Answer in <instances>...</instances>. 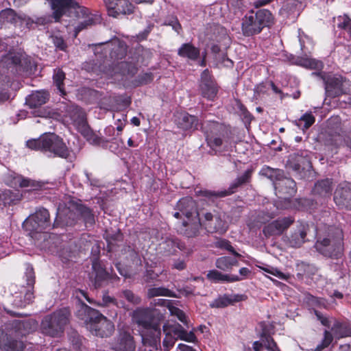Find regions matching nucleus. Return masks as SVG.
<instances>
[{"label": "nucleus", "mask_w": 351, "mask_h": 351, "mask_svg": "<svg viewBox=\"0 0 351 351\" xmlns=\"http://www.w3.org/2000/svg\"><path fill=\"white\" fill-rule=\"evenodd\" d=\"M77 316L86 324V328L95 336L101 338L110 336L114 330V324L98 311L84 303L80 305Z\"/></svg>", "instance_id": "nucleus-1"}, {"label": "nucleus", "mask_w": 351, "mask_h": 351, "mask_svg": "<svg viewBox=\"0 0 351 351\" xmlns=\"http://www.w3.org/2000/svg\"><path fill=\"white\" fill-rule=\"evenodd\" d=\"M53 9L56 21H58L66 12L73 13L77 19H84L75 27V36L78 32L94 23L93 16L89 13L88 10L85 7L80 6L74 0H53Z\"/></svg>", "instance_id": "nucleus-2"}, {"label": "nucleus", "mask_w": 351, "mask_h": 351, "mask_svg": "<svg viewBox=\"0 0 351 351\" xmlns=\"http://www.w3.org/2000/svg\"><path fill=\"white\" fill-rule=\"evenodd\" d=\"M178 212H176L173 216L176 218H180L182 216L186 217L182 225L185 230H182L188 237L195 236L200 227V219L198 217V213L196 211L195 202L191 197H184L181 199L177 204Z\"/></svg>", "instance_id": "nucleus-3"}, {"label": "nucleus", "mask_w": 351, "mask_h": 351, "mask_svg": "<svg viewBox=\"0 0 351 351\" xmlns=\"http://www.w3.org/2000/svg\"><path fill=\"white\" fill-rule=\"evenodd\" d=\"M326 237L319 238L315 245L316 250L326 256H337L343 247V233L341 228L330 226Z\"/></svg>", "instance_id": "nucleus-4"}, {"label": "nucleus", "mask_w": 351, "mask_h": 351, "mask_svg": "<svg viewBox=\"0 0 351 351\" xmlns=\"http://www.w3.org/2000/svg\"><path fill=\"white\" fill-rule=\"evenodd\" d=\"M201 129L206 134L208 145L213 149H219L223 145L224 150H228L230 143L225 137L226 129L221 124L215 121L204 122Z\"/></svg>", "instance_id": "nucleus-5"}, {"label": "nucleus", "mask_w": 351, "mask_h": 351, "mask_svg": "<svg viewBox=\"0 0 351 351\" xmlns=\"http://www.w3.org/2000/svg\"><path fill=\"white\" fill-rule=\"evenodd\" d=\"M271 21V13L268 10H260L256 14L252 13L244 17L242 22L243 33L247 36L258 34Z\"/></svg>", "instance_id": "nucleus-6"}, {"label": "nucleus", "mask_w": 351, "mask_h": 351, "mask_svg": "<svg viewBox=\"0 0 351 351\" xmlns=\"http://www.w3.org/2000/svg\"><path fill=\"white\" fill-rule=\"evenodd\" d=\"M69 312L66 308L60 309L52 315L46 316L41 323V330L51 337L58 336L69 321Z\"/></svg>", "instance_id": "nucleus-7"}, {"label": "nucleus", "mask_w": 351, "mask_h": 351, "mask_svg": "<svg viewBox=\"0 0 351 351\" xmlns=\"http://www.w3.org/2000/svg\"><path fill=\"white\" fill-rule=\"evenodd\" d=\"M25 276L26 278L27 287H21L19 291H16V286L11 287V291H14L13 305L16 307H25L34 298L32 289L35 282V276L33 267L29 265H26Z\"/></svg>", "instance_id": "nucleus-8"}, {"label": "nucleus", "mask_w": 351, "mask_h": 351, "mask_svg": "<svg viewBox=\"0 0 351 351\" xmlns=\"http://www.w3.org/2000/svg\"><path fill=\"white\" fill-rule=\"evenodd\" d=\"M23 228L29 232L31 237L37 239V234H41L50 226L49 213L47 209L40 208L25 220Z\"/></svg>", "instance_id": "nucleus-9"}, {"label": "nucleus", "mask_w": 351, "mask_h": 351, "mask_svg": "<svg viewBox=\"0 0 351 351\" xmlns=\"http://www.w3.org/2000/svg\"><path fill=\"white\" fill-rule=\"evenodd\" d=\"M153 312L148 308H137L133 313L134 320L145 329L150 330L153 333V340L152 344L157 348L158 344L160 345V330L158 325L152 324Z\"/></svg>", "instance_id": "nucleus-10"}, {"label": "nucleus", "mask_w": 351, "mask_h": 351, "mask_svg": "<svg viewBox=\"0 0 351 351\" xmlns=\"http://www.w3.org/2000/svg\"><path fill=\"white\" fill-rule=\"evenodd\" d=\"M43 152L49 156L66 158L70 152L62 139L53 133L44 134Z\"/></svg>", "instance_id": "nucleus-11"}, {"label": "nucleus", "mask_w": 351, "mask_h": 351, "mask_svg": "<svg viewBox=\"0 0 351 351\" xmlns=\"http://www.w3.org/2000/svg\"><path fill=\"white\" fill-rule=\"evenodd\" d=\"M225 214L206 213L204 219L200 221V226L202 225L209 232H218L223 233L228 228V224L225 219Z\"/></svg>", "instance_id": "nucleus-12"}, {"label": "nucleus", "mask_w": 351, "mask_h": 351, "mask_svg": "<svg viewBox=\"0 0 351 351\" xmlns=\"http://www.w3.org/2000/svg\"><path fill=\"white\" fill-rule=\"evenodd\" d=\"M110 348L114 351H134L136 348L133 337L128 328H119L118 334L110 343Z\"/></svg>", "instance_id": "nucleus-13"}, {"label": "nucleus", "mask_w": 351, "mask_h": 351, "mask_svg": "<svg viewBox=\"0 0 351 351\" xmlns=\"http://www.w3.org/2000/svg\"><path fill=\"white\" fill-rule=\"evenodd\" d=\"M251 173H252V171L250 170H247L246 171H245V173L243 175L238 177L230 184V186L228 190L221 191L219 192L210 191H200L199 193H201V195L203 197H205L206 198L213 200V201L216 198L223 197L229 195L230 194H232L235 191V189L237 187H239V186H241L245 183L248 182L251 178Z\"/></svg>", "instance_id": "nucleus-14"}, {"label": "nucleus", "mask_w": 351, "mask_h": 351, "mask_svg": "<svg viewBox=\"0 0 351 351\" xmlns=\"http://www.w3.org/2000/svg\"><path fill=\"white\" fill-rule=\"evenodd\" d=\"M349 83L341 75L328 77L325 80V90L328 96L338 97L348 90Z\"/></svg>", "instance_id": "nucleus-15"}, {"label": "nucleus", "mask_w": 351, "mask_h": 351, "mask_svg": "<svg viewBox=\"0 0 351 351\" xmlns=\"http://www.w3.org/2000/svg\"><path fill=\"white\" fill-rule=\"evenodd\" d=\"M109 16L118 17L120 14H129L133 11L132 5L128 0H104Z\"/></svg>", "instance_id": "nucleus-16"}, {"label": "nucleus", "mask_w": 351, "mask_h": 351, "mask_svg": "<svg viewBox=\"0 0 351 351\" xmlns=\"http://www.w3.org/2000/svg\"><path fill=\"white\" fill-rule=\"evenodd\" d=\"M162 330L164 333L171 335L173 333L175 335H177L176 338L180 340L192 343L197 341V337L194 332L193 331L188 332L180 324H171L167 321L164 324Z\"/></svg>", "instance_id": "nucleus-17"}, {"label": "nucleus", "mask_w": 351, "mask_h": 351, "mask_svg": "<svg viewBox=\"0 0 351 351\" xmlns=\"http://www.w3.org/2000/svg\"><path fill=\"white\" fill-rule=\"evenodd\" d=\"M293 221L291 217L278 219L266 225L263 228V233L267 237L280 235L293 223Z\"/></svg>", "instance_id": "nucleus-18"}, {"label": "nucleus", "mask_w": 351, "mask_h": 351, "mask_svg": "<svg viewBox=\"0 0 351 351\" xmlns=\"http://www.w3.org/2000/svg\"><path fill=\"white\" fill-rule=\"evenodd\" d=\"M200 90L202 96L209 100H213L217 95V87L208 69L204 70L201 75Z\"/></svg>", "instance_id": "nucleus-19"}, {"label": "nucleus", "mask_w": 351, "mask_h": 351, "mask_svg": "<svg viewBox=\"0 0 351 351\" xmlns=\"http://www.w3.org/2000/svg\"><path fill=\"white\" fill-rule=\"evenodd\" d=\"M287 165L289 168L298 172L308 171L312 167L308 154L306 152H302L301 154H294L291 155L287 161Z\"/></svg>", "instance_id": "nucleus-20"}, {"label": "nucleus", "mask_w": 351, "mask_h": 351, "mask_svg": "<svg viewBox=\"0 0 351 351\" xmlns=\"http://www.w3.org/2000/svg\"><path fill=\"white\" fill-rule=\"evenodd\" d=\"M334 200L341 206L351 208V186L348 183L341 184L335 192Z\"/></svg>", "instance_id": "nucleus-21"}, {"label": "nucleus", "mask_w": 351, "mask_h": 351, "mask_svg": "<svg viewBox=\"0 0 351 351\" xmlns=\"http://www.w3.org/2000/svg\"><path fill=\"white\" fill-rule=\"evenodd\" d=\"M176 117L178 127L183 130H195L198 128L199 120L195 116L184 112L178 113Z\"/></svg>", "instance_id": "nucleus-22"}, {"label": "nucleus", "mask_w": 351, "mask_h": 351, "mask_svg": "<svg viewBox=\"0 0 351 351\" xmlns=\"http://www.w3.org/2000/svg\"><path fill=\"white\" fill-rule=\"evenodd\" d=\"M49 97V95L47 91H36L26 98L25 103L30 108H36L45 104L48 101Z\"/></svg>", "instance_id": "nucleus-23"}, {"label": "nucleus", "mask_w": 351, "mask_h": 351, "mask_svg": "<svg viewBox=\"0 0 351 351\" xmlns=\"http://www.w3.org/2000/svg\"><path fill=\"white\" fill-rule=\"evenodd\" d=\"M5 335L0 330V348L3 351H22L24 343L22 341H18L12 338L7 337L4 339Z\"/></svg>", "instance_id": "nucleus-24"}, {"label": "nucleus", "mask_w": 351, "mask_h": 351, "mask_svg": "<svg viewBox=\"0 0 351 351\" xmlns=\"http://www.w3.org/2000/svg\"><path fill=\"white\" fill-rule=\"evenodd\" d=\"M160 253L165 256H169L174 254L176 252V249H181L182 245L178 241L173 238L167 237L161 243H159Z\"/></svg>", "instance_id": "nucleus-25"}, {"label": "nucleus", "mask_w": 351, "mask_h": 351, "mask_svg": "<svg viewBox=\"0 0 351 351\" xmlns=\"http://www.w3.org/2000/svg\"><path fill=\"white\" fill-rule=\"evenodd\" d=\"M207 278L214 282H237L241 280L243 278L237 276H230L228 274H223L220 271L213 269L210 270L207 274Z\"/></svg>", "instance_id": "nucleus-26"}, {"label": "nucleus", "mask_w": 351, "mask_h": 351, "mask_svg": "<svg viewBox=\"0 0 351 351\" xmlns=\"http://www.w3.org/2000/svg\"><path fill=\"white\" fill-rule=\"evenodd\" d=\"M178 55L195 60L199 56V50L190 43L183 44L178 49Z\"/></svg>", "instance_id": "nucleus-27"}, {"label": "nucleus", "mask_w": 351, "mask_h": 351, "mask_svg": "<svg viewBox=\"0 0 351 351\" xmlns=\"http://www.w3.org/2000/svg\"><path fill=\"white\" fill-rule=\"evenodd\" d=\"M306 236V228L300 225L297 231L293 233L290 237L289 242L293 247H300L305 241Z\"/></svg>", "instance_id": "nucleus-28"}, {"label": "nucleus", "mask_w": 351, "mask_h": 351, "mask_svg": "<svg viewBox=\"0 0 351 351\" xmlns=\"http://www.w3.org/2000/svg\"><path fill=\"white\" fill-rule=\"evenodd\" d=\"M332 182L330 179H325L317 182L314 188V193L321 196L326 197L331 194Z\"/></svg>", "instance_id": "nucleus-29"}, {"label": "nucleus", "mask_w": 351, "mask_h": 351, "mask_svg": "<svg viewBox=\"0 0 351 351\" xmlns=\"http://www.w3.org/2000/svg\"><path fill=\"white\" fill-rule=\"evenodd\" d=\"M216 267L223 271H229L233 266L238 265V261L234 258L223 256L217 259Z\"/></svg>", "instance_id": "nucleus-30"}, {"label": "nucleus", "mask_w": 351, "mask_h": 351, "mask_svg": "<svg viewBox=\"0 0 351 351\" xmlns=\"http://www.w3.org/2000/svg\"><path fill=\"white\" fill-rule=\"evenodd\" d=\"M260 338L263 342L264 349L267 351H280L273 337L265 330L261 334Z\"/></svg>", "instance_id": "nucleus-31"}, {"label": "nucleus", "mask_w": 351, "mask_h": 351, "mask_svg": "<svg viewBox=\"0 0 351 351\" xmlns=\"http://www.w3.org/2000/svg\"><path fill=\"white\" fill-rule=\"evenodd\" d=\"M315 121V118L311 112L304 113L298 120L295 121V125L303 130L309 128Z\"/></svg>", "instance_id": "nucleus-32"}, {"label": "nucleus", "mask_w": 351, "mask_h": 351, "mask_svg": "<svg viewBox=\"0 0 351 351\" xmlns=\"http://www.w3.org/2000/svg\"><path fill=\"white\" fill-rule=\"evenodd\" d=\"M21 195L19 193H14L10 190H4L0 193V199L5 204H14L19 201Z\"/></svg>", "instance_id": "nucleus-33"}, {"label": "nucleus", "mask_w": 351, "mask_h": 351, "mask_svg": "<svg viewBox=\"0 0 351 351\" xmlns=\"http://www.w3.org/2000/svg\"><path fill=\"white\" fill-rule=\"evenodd\" d=\"M69 117L74 123H83L85 119L84 111L78 106L70 107Z\"/></svg>", "instance_id": "nucleus-34"}, {"label": "nucleus", "mask_w": 351, "mask_h": 351, "mask_svg": "<svg viewBox=\"0 0 351 351\" xmlns=\"http://www.w3.org/2000/svg\"><path fill=\"white\" fill-rule=\"evenodd\" d=\"M274 186L276 189L280 188L281 190L285 186L287 189L286 193L292 195L295 192V183L293 180L288 178H285L282 180H279L278 182H275Z\"/></svg>", "instance_id": "nucleus-35"}, {"label": "nucleus", "mask_w": 351, "mask_h": 351, "mask_svg": "<svg viewBox=\"0 0 351 351\" xmlns=\"http://www.w3.org/2000/svg\"><path fill=\"white\" fill-rule=\"evenodd\" d=\"M168 309L171 315L176 317L184 326L189 327V320L182 310L173 305H168Z\"/></svg>", "instance_id": "nucleus-36"}, {"label": "nucleus", "mask_w": 351, "mask_h": 351, "mask_svg": "<svg viewBox=\"0 0 351 351\" xmlns=\"http://www.w3.org/2000/svg\"><path fill=\"white\" fill-rule=\"evenodd\" d=\"M147 296L148 298H154L157 296H167V297H173L174 295L173 292L165 287H152L148 289L147 291Z\"/></svg>", "instance_id": "nucleus-37"}, {"label": "nucleus", "mask_w": 351, "mask_h": 351, "mask_svg": "<svg viewBox=\"0 0 351 351\" xmlns=\"http://www.w3.org/2000/svg\"><path fill=\"white\" fill-rule=\"evenodd\" d=\"M53 82L56 86H57L59 91L61 93V94L64 95V90L63 87V81L65 79V74L64 73L58 69L54 71V74L53 76Z\"/></svg>", "instance_id": "nucleus-38"}, {"label": "nucleus", "mask_w": 351, "mask_h": 351, "mask_svg": "<svg viewBox=\"0 0 351 351\" xmlns=\"http://www.w3.org/2000/svg\"><path fill=\"white\" fill-rule=\"evenodd\" d=\"M334 335L338 337L341 338L348 336L351 332L347 330V328L339 322H335L331 328Z\"/></svg>", "instance_id": "nucleus-39"}, {"label": "nucleus", "mask_w": 351, "mask_h": 351, "mask_svg": "<svg viewBox=\"0 0 351 351\" xmlns=\"http://www.w3.org/2000/svg\"><path fill=\"white\" fill-rule=\"evenodd\" d=\"M233 302H234V300L225 295L215 299L210 304V306L213 308H223L231 304Z\"/></svg>", "instance_id": "nucleus-40"}, {"label": "nucleus", "mask_w": 351, "mask_h": 351, "mask_svg": "<svg viewBox=\"0 0 351 351\" xmlns=\"http://www.w3.org/2000/svg\"><path fill=\"white\" fill-rule=\"evenodd\" d=\"M258 267L263 271L270 274L274 276L278 277L281 280H287L289 278V275L285 274L278 270L277 268H274L273 267L266 265V266H258Z\"/></svg>", "instance_id": "nucleus-41"}, {"label": "nucleus", "mask_w": 351, "mask_h": 351, "mask_svg": "<svg viewBox=\"0 0 351 351\" xmlns=\"http://www.w3.org/2000/svg\"><path fill=\"white\" fill-rule=\"evenodd\" d=\"M261 173L262 175L266 176L267 178L273 180L274 178H276L278 180V177L281 176L282 171L280 169H272L269 167L265 166L262 168Z\"/></svg>", "instance_id": "nucleus-42"}, {"label": "nucleus", "mask_w": 351, "mask_h": 351, "mask_svg": "<svg viewBox=\"0 0 351 351\" xmlns=\"http://www.w3.org/2000/svg\"><path fill=\"white\" fill-rule=\"evenodd\" d=\"M120 296L123 297L132 304H138L141 302V298L130 290L122 291L120 293Z\"/></svg>", "instance_id": "nucleus-43"}, {"label": "nucleus", "mask_w": 351, "mask_h": 351, "mask_svg": "<svg viewBox=\"0 0 351 351\" xmlns=\"http://www.w3.org/2000/svg\"><path fill=\"white\" fill-rule=\"evenodd\" d=\"M338 27L346 29L351 36V19L348 15L338 16Z\"/></svg>", "instance_id": "nucleus-44"}, {"label": "nucleus", "mask_w": 351, "mask_h": 351, "mask_svg": "<svg viewBox=\"0 0 351 351\" xmlns=\"http://www.w3.org/2000/svg\"><path fill=\"white\" fill-rule=\"evenodd\" d=\"M44 140V135L41 136L38 139H32L29 140L27 141V146L32 149L35 150H40L43 152V141Z\"/></svg>", "instance_id": "nucleus-45"}, {"label": "nucleus", "mask_w": 351, "mask_h": 351, "mask_svg": "<svg viewBox=\"0 0 351 351\" xmlns=\"http://www.w3.org/2000/svg\"><path fill=\"white\" fill-rule=\"evenodd\" d=\"M332 341V334L329 331L325 330L324 335V339L322 340V343L316 347V348L315 349L314 351H320L322 349L328 347Z\"/></svg>", "instance_id": "nucleus-46"}, {"label": "nucleus", "mask_w": 351, "mask_h": 351, "mask_svg": "<svg viewBox=\"0 0 351 351\" xmlns=\"http://www.w3.org/2000/svg\"><path fill=\"white\" fill-rule=\"evenodd\" d=\"M165 337L162 341V346L164 348L163 351H169L171 348L173 347L177 338L174 337L172 335L169 333H165Z\"/></svg>", "instance_id": "nucleus-47"}, {"label": "nucleus", "mask_w": 351, "mask_h": 351, "mask_svg": "<svg viewBox=\"0 0 351 351\" xmlns=\"http://www.w3.org/2000/svg\"><path fill=\"white\" fill-rule=\"evenodd\" d=\"M108 277V274L104 270H99L95 276V288L100 287L103 285V281Z\"/></svg>", "instance_id": "nucleus-48"}, {"label": "nucleus", "mask_w": 351, "mask_h": 351, "mask_svg": "<svg viewBox=\"0 0 351 351\" xmlns=\"http://www.w3.org/2000/svg\"><path fill=\"white\" fill-rule=\"evenodd\" d=\"M16 182L19 183L20 187L36 186L35 182L29 179L19 178L16 179Z\"/></svg>", "instance_id": "nucleus-49"}, {"label": "nucleus", "mask_w": 351, "mask_h": 351, "mask_svg": "<svg viewBox=\"0 0 351 351\" xmlns=\"http://www.w3.org/2000/svg\"><path fill=\"white\" fill-rule=\"evenodd\" d=\"M219 246L222 248L226 249L229 252H232L236 256H240L241 255L234 251L233 247L230 245V242L226 240L221 241Z\"/></svg>", "instance_id": "nucleus-50"}, {"label": "nucleus", "mask_w": 351, "mask_h": 351, "mask_svg": "<svg viewBox=\"0 0 351 351\" xmlns=\"http://www.w3.org/2000/svg\"><path fill=\"white\" fill-rule=\"evenodd\" d=\"M315 315L323 326L329 327L330 322L329 319L317 311H315Z\"/></svg>", "instance_id": "nucleus-51"}, {"label": "nucleus", "mask_w": 351, "mask_h": 351, "mask_svg": "<svg viewBox=\"0 0 351 351\" xmlns=\"http://www.w3.org/2000/svg\"><path fill=\"white\" fill-rule=\"evenodd\" d=\"M52 40H53V44L55 45V46L57 48H58L61 50L65 49L66 45H65L64 40L61 37H57V36L53 37Z\"/></svg>", "instance_id": "nucleus-52"}, {"label": "nucleus", "mask_w": 351, "mask_h": 351, "mask_svg": "<svg viewBox=\"0 0 351 351\" xmlns=\"http://www.w3.org/2000/svg\"><path fill=\"white\" fill-rule=\"evenodd\" d=\"M320 64V62L313 59L305 60L304 63L302 64V65L306 67H310L313 69L319 68Z\"/></svg>", "instance_id": "nucleus-53"}, {"label": "nucleus", "mask_w": 351, "mask_h": 351, "mask_svg": "<svg viewBox=\"0 0 351 351\" xmlns=\"http://www.w3.org/2000/svg\"><path fill=\"white\" fill-rule=\"evenodd\" d=\"M186 267L185 262L183 260H176L173 265V268L176 269L178 270H183Z\"/></svg>", "instance_id": "nucleus-54"}, {"label": "nucleus", "mask_w": 351, "mask_h": 351, "mask_svg": "<svg viewBox=\"0 0 351 351\" xmlns=\"http://www.w3.org/2000/svg\"><path fill=\"white\" fill-rule=\"evenodd\" d=\"M110 303L117 304V303L115 302V300L114 298H111L108 295H104L101 305L106 306Z\"/></svg>", "instance_id": "nucleus-55"}, {"label": "nucleus", "mask_w": 351, "mask_h": 351, "mask_svg": "<svg viewBox=\"0 0 351 351\" xmlns=\"http://www.w3.org/2000/svg\"><path fill=\"white\" fill-rule=\"evenodd\" d=\"M252 348L254 351H262L264 349L261 338L259 341H256L253 343Z\"/></svg>", "instance_id": "nucleus-56"}, {"label": "nucleus", "mask_w": 351, "mask_h": 351, "mask_svg": "<svg viewBox=\"0 0 351 351\" xmlns=\"http://www.w3.org/2000/svg\"><path fill=\"white\" fill-rule=\"evenodd\" d=\"M154 304L158 306H165L168 308V305H171L169 300H163V299H158L154 300Z\"/></svg>", "instance_id": "nucleus-57"}, {"label": "nucleus", "mask_w": 351, "mask_h": 351, "mask_svg": "<svg viewBox=\"0 0 351 351\" xmlns=\"http://www.w3.org/2000/svg\"><path fill=\"white\" fill-rule=\"evenodd\" d=\"M127 65V63L126 62H122L121 63H119L117 66L116 68H114L112 69V71H107V73L108 75H110L111 77L113 76V73L112 72H114V73H116L117 72V71L121 69V68H123L125 66Z\"/></svg>", "instance_id": "nucleus-58"}, {"label": "nucleus", "mask_w": 351, "mask_h": 351, "mask_svg": "<svg viewBox=\"0 0 351 351\" xmlns=\"http://www.w3.org/2000/svg\"><path fill=\"white\" fill-rule=\"evenodd\" d=\"M178 349H179L180 351H194L195 350L186 344L184 343H180L178 346Z\"/></svg>", "instance_id": "nucleus-59"}, {"label": "nucleus", "mask_w": 351, "mask_h": 351, "mask_svg": "<svg viewBox=\"0 0 351 351\" xmlns=\"http://www.w3.org/2000/svg\"><path fill=\"white\" fill-rule=\"evenodd\" d=\"M272 1L273 0H257L254 2V5L256 7L263 6V5H265L268 3H269Z\"/></svg>", "instance_id": "nucleus-60"}, {"label": "nucleus", "mask_w": 351, "mask_h": 351, "mask_svg": "<svg viewBox=\"0 0 351 351\" xmlns=\"http://www.w3.org/2000/svg\"><path fill=\"white\" fill-rule=\"evenodd\" d=\"M153 80V76L151 73H145L142 77V82L147 84Z\"/></svg>", "instance_id": "nucleus-61"}, {"label": "nucleus", "mask_w": 351, "mask_h": 351, "mask_svg": "<svg viewBox=\"0 0 351 351\" xmlns=\"http://www.w3.org/2000/svg\"><path fill=\"white\" fill-rule=\"evenodd\" d=\"M344 141L347 146L351 148V130L345 136Z\"/></svg>", "instance_id": "nucleus-62"}, {"label": "nucleus", "mask_w": 351, "mask_h": 351, "mask_svg": "<svg viewBox=\"0 0 351 351\" xmlns=\"http://www.w3.org/2000/svg\"><path fill=\"white\" fill-rule=\"evenodd\" d=\"M81 210H83L84 213L87 215L88 219H90V221H92L93 220V216L90 213V209L86 208V207H82L81 208Z\"/></svg>", "instance_id": "nucleus-63"}, {"label": "nucleus", "mask_w": 351, "mask_h": 351, "mask_svg": "<svg viewBox=\"0 0 351 351\" xmlns=\"http://www.w3.org/2000/svg\"><path fill=\"white\" fill-rule=\"evenodd\" d=\"M239 274L245 277L250 274V270L246 267H242L239 269Z\"/></svg>", "instance_id": "nucleus-64"}]
</instances>
